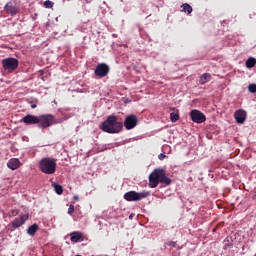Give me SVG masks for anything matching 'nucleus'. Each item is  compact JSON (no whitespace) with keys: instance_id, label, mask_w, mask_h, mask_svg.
<instances>
[{"instance_id":"nucleus-17","label":"nucleus","mask_w":256,"mask_h":256,"mask_svg":"<svg viewBox=\"0 0 256 256\" xmlns=\"http://www.w3.org/2000/svg\"><path fill=\"white\" fill-rule=\"evenodd\" d=\"M255 65H256V59L254 57L248 58L245 62V66L247 67V69H253Z\"/></svg>"},{"instance_id":"nucleus-30","label":"nucleus","mask_w":256,"mask_h":256,"mask_svg":"<svg viewBox=\"0 0 256 256\" xmlns=\"http://www.w3.org/2000/svg\"><path fill=\"white\" fill-rule=\"evenodd\" d=\"M92 0H85L86 3H91Z\"/></svg>"},{"instance_id":"nucleus-4","label":"nucleus","mask_w":256,"mask_h":256,"mask_svg":"<svg viewBox=\"0 0 256 256\" xmlns=\"http://www.w3.org/2000/svg\"><path fill=\"white\" fill-rule=\"evenodd\" d=\"M2 67L7 73H13L19 67V60L13 57L2 60Z\"/></svg>"},{"instance_id":"nucleus-10","label":"nucleus","mask_w":256,"mask_h":256,"mask_svg":"<svg viewBox=\"0 0 256 256\" xmlns=\"http://www.w3.org/2000/svg\"><path fill=\"white\" fill-rule=\"evenodd\" d=\"M234 119L238 125H243L247 121V111L243 109L236 110L234 113Z\"/></svg>"},{"instance_id":"nucleus-19","label":"nucleus","mask_w":256,"mask_h":256,"mask_svg":"<svg viewBox=\"0 0 256 256\" xmlns=\"http://www.w3.org/2000/svg\"><path fill=\"white\" fill-rule=\"evenodd\" d=\"M183 9L182 11H184V13H188V15H191V13H193V7H191V5L185 3L181 6Z\"/></svg>"},{"instance_id":"nucleus-14","label":"nucleus","mask_w":256,"mask_h":256,"mask_svg":"<svg viewBox=\"0 0 256 256\" xmlns=\"http://www.w3.org/2000/svg\"><path fill=\"white\" fill-rule=\"evenodd\" d=\"M25 221H27V216L21 215L13 220L12 227H14V229H18V227H21V225H25Z\"/></svg>"},{"instance_id":"nucleus-13","label":"nucleus","mask_w":256,"mask_h":256,"mask_svg":"<svg viewBox=\"0 0 256 256\" xmlns=\"http://www.w3.org/2000/svg\"><path fill=\"white\" fill-rule=\"evenodd\" d=\"M7 167L11 169V171H16V169L21 167V161H19L18 158H11L7 163Z\"/></svg>"},{"instance_id":"nucleus-15","label":"nucleus","mask_w":256,"mask_h":256,"mask_svg":"<svg viewBox=\"0 0 256 256\" xmlns=\"http://www.w3.org/2000/svg\"><path fill=\"white\" fill-rule=\"evenodd\" d=\"M5 11L7 13H9L12 17H14V15H17L18 10L17 7L13 6V3L9 2L5 5L4 7Z\"/></svg>"},{"instance_id":"nucleus-27","label":"nucleus","mask_w":256,"mask_h":256,"mask_svg":"<svg viewBox=\"0 0 256 256\" xmlns=\"http://www.w3.org/2000/svg\"><path fill=\"white\" fill-rule=\"evenodd\" d=\"M169 245H171V247H177V242L171 241V242L169 243Z\"/></svg>"},{"instance_id":"nucleus-29","label":"nucleus","mask_w":256,"mask_h":256,"mask_svg":"<svg viewBox=\"0 0 256 256\" xmlns=\"http://www.w3.org/2000/svg\"><path fill=\"white\" fill-rule=\"evenodd\" d=\"M135 217V214H130L129 219H133Z\"/></svg>"},{"instance_id":"nucleus-22","label":"nucleus","mask_w":256,"mask_h":256,"mask_svg":"<svg viewBox=\"0 0 256 256\" xmlns=\"http://www.w3.org/2000/svg\"><path fill=\"white\" fill-rule=\"evenodd\" d=\"M248 91H249L250 93H256V84H250V85L248 86Z\"/></svg>"},{"instance_id":"nucleus-2","label":"nucleus","mask_w":256,"mask_h":256,"mask_svg":"<svg viewBox=\"0 0 256 256\" xmlns=\"http://www.w3.org/2000/svg\"><path fill=\"white\" fill-rule=\"evenodd\" d=\"M159 183H162V185H170L171 184V178L167 177L165 170L158 168L155 169L150 175H149V187L151 189H155Z\"/></svg>"},{"instance_id":"nucleus-23","label":"nucleus","mask_w":256,"mask_h":256,"mask_svg":"<svg viewBox=\"0 0 256 256\" xmlns=\"http://www.w3.org/2000/svg\"><path fill=\"white\" fill-rule=\"evenodd\" d=\"M44 7H46V9H51V7H53V2L50 0L45 1Z\"/></svg>"},{"instance_id":"nucleus-25","label":"nucleus","mask_w":256,"mask_h":256,"mask_svg":"<svg viewBox=\"0 0 256 256\" xmlns=\"http://www.w3.org/2000/svg\"><path fill=\"white\" fill-rule=\"evenodd\" d=\"M75 213V206L71 204L68 208V215H73Z\"/></svg>"},{"instance_id":"nucleus-12","label":"nucleus","mask_w":256,"mask_h":256,"mask_svg":"<svg viewBox=\"0 0 256 256\" xmlns=\"http://www.w3.org/2000/svg\"><path fill=\"white\" fill-rule=\"evenodd\" d=\"M70 241L72 243H81V241H85V237L83 236V233L75 231L70 233Z\"/></svg>"},{"instance_id":"nucleus-20","label":"nucleus","mask_w":256,"mask_h":256,"mask_svg":"<svg viewBox=\"0 0 256 256\" xmlns=\"http://www.w3.org/2000/svg\"><path fill=\"white\" fill-rule=\"evenodd\" d=\"M53 187H54L57 195H63V186H61L59 184H53Z\"/></svg>"},{"instance_id":"nucleus-1","label":"nucleus","mask_w":256,"mask_h":256,"mask_svg":"<svg viewBox=\"0 0 256 256\" xmlns=\"http://www.w3.org/2000/svg\"><path fill=\"white\" fill-rule=\"evenodd\" d=\"M100 129L104 133L117 134L123 131V121L118 116L109 115L106 120L100 124Z\"/></svg>"},{"instance_id":"nucleus-31","label":"nucleus","mask_w":256,"mask_h":256,"mask_svg":"<svg viewBox=\"0 0 256 256\" xmlns=\"http://www.w3.org/2000/svg\"><path fill=\"white\" fill-rule=\"evenodd\" d=\"M253 199H256V195L253 196Z\"/></svg>"},{"instance_id":"nucleus-18","label":"nucleus","mask_w":256,"mask_h":256,"mask_svg":"<svg viewBox=\"0 0 256 256\" xmlns=\"http://www.w3.org/2000/svg\"><path fill=\"white\" fill-rule=\"evenodd\" d=\"M39 231V225L33 224L27 229L28 235H35Z\"/></svg>"},{"instance_id":"nucleus-24","label":"nucleus","mask_w":256,"mask_h":256,"mask_svg":"<svg viewBox=\"0 0 256 256\" xmlns=\"http://www.w3.org/2000/svg\"><path fill=\"white\" fill-rule=\"evenodd\" d=\"M28 103L31 106V109H37V103H38L37 100H32V101H29Z\"/></svg>"},{"instance_id":"nucleus-5","label":"nucleus","mask_w":256,"mask_h":256,"mask_svg":"<svg viewBox=\"0 0 256 256\" xmlns=\"http://www.w3.org/2000/svg\"><path fill=\"white\" fill-rule=\"evenodd\" d=\"M149 197V192L143 191V192H136V191H129L124 194V199L126 201H141L142 199H145Z\"/></svg>"},{"instance_id":"nucleus-28","label":"nucleus","mask_w":256,"mask_h":256,"mask_svg":"<svg viewBox=\"0 0 256 256\" xmlns=\"http://www.w3.org/2000/svg\"><path fill=\"white\" fill-rule=\"evenodd\" d=\"M73 199L74 201H79V196H74Z\"/></svg>"},{"instance_id":"nucleus-8","label":"nucleus","mask_w":256,"mask_h":256,"mask_svg":"<svg viewBox=\"0 0 256 256\" xmlns=\"http://www.w3.org/2000/svg\"><path fill=\"white\" fill-rule=\"evenodd\" d=\"M96 77H107L109 75V65L105 63L98 64L94 71Z\"/></svg>"},{"instance_id":"nucleus-26","label":"nucleus","mask_w":256,"mask_h":256,"mask_svg":"<svg viewBox=\"0 0 256 256\" xmlns=\"http://www.w3.org/2000/svg\"><path fill=\"white\" fill-rule=\"evenodd\" d=\"M165 157H167V155L161 153V154H159L158 159H160V161H163L165 159Z\"/></svg>"},{"instance_id":"nucleus-7","label":"nucleus","mask_w":256,"mask_h":256,"mask_svg":"<svg viewBox=\"0 0 256 256\" xmlns=\"http://www.w3.org/2000/svg\"><path fill=\"white\" fill-rule=\"evenodd\" d=\"M137 123V116L135 114H131L125 118L123 127H125L127 131H131V129H135V127H137Z\"/></svg>"},{"instance_id":"nucleus-9","label":"nucleus","mask_w":256,"mask_h":256,"mask_svg":"<svg viewBox=\"0 0 256 256\" xmlns=\"http://www.w3.org/2000/svg\"><path fill=\"white\" fill-rule=\"evenodd\" d=\"M190 117L194 123H205L207 117L201 111L194 109L190 112Z\"/></svg>"},{"instance_id":"nucleus-3","label":"nucleus","mask_w":256,"mask_h":256,"mask_svg":"<svg viewBox=\"0 0 256 256\" xmlns=\"http://www.w3.org/2000/svg\"><path fill=\"white\" fill-rule=\"evenodd\" d=\"M38 167L45 175H53L57 171V160L54 158H42L39 161Z\"/></svg>"},{"instance_id":"nucleus-21","label":"nucleus","mask_w":256,"mask_h":256,"mask_svg":"<svg viewBox=\"0 0 256 256\" xmlns=\"http://www.w3.org/2000/svg\"><path fill=\"white\" fill-rule=\"evenodd\" d=\"M170 119L172 123H177V121H179V113H175V112L170 113Z\"/></svg>"},{"instance_id":"nucleus-6","label":"nucleus","mask_w":256,"mask_h":256,"mask_svg":"<svg viewBox=\"0 0 256 256\" xmlns=\"http://www.w3.org/2000/svg\"><path fill=\"white\" fill-rule=\"evenodd\" d=\"M38 127L40 129H47V127H51L53 125V121H55V117L51 114L40 115L38 116Z\"/></svg>"},{"instance_id":"nucleus-16","label":"nucleus","mask_w":256,"mask_h":256,"mask_svg":"<svg viewBox=\"0 0 256 256\" xmlns=\"http://www.w3.org/2000/svg\"><path fill=\"white\" fill-rule=\"evenodd\" d=\"M211 81V74L204 73L199 80L200 85H205V83H209Z\"/></svg>"},{"instance_id":"nucleus-11","label":"nucleus","mask_w":256,"mask_h":256,"mask_svg":"<svg viewBox=\"0 0 256 256\" xmlns=\"http://www.w3.org/2000/svg\"><path fill=\"white\" fill-rule=\"evenodd\" d=\"M25 125H39V116L28 114L22 119Z\"/></svg>"}]
</instances>
